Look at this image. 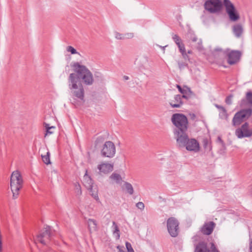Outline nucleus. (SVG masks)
Listing matches in <instances>:
<instances>
[{"mask_svg": "<svg viewBox=\"0 0 252 252\" xmlns=\"http://www.w3.org/2000/svg\"><path fill=\"white\" fill-rule=\"evenodd\" d=\"M72 67L75 73H70L68 77V87L72 98L84 102L85 91L80 80L86 85H91L94 82L93 75L86 66L78 62L74 63Z\"/></svg>", "mask_w": 252, "mask_h": 252, "instance_id": "1", "label": "nucleus"}, {"mask_svg": "<svg viewBox=\"0 0 252 252\" xmlns=\"http://www.w3.org/2000/svg\"><path fill=\"white\" fill-rule=\"evenodd\" d=\"M171 120L175 126L173 133L176 139L177 146L179 148H185L187 150L189 151L187 117L183 114L175 113L172 115Z\"/></svg>", "mask_w": 252, "mask_h": 252, "instance_id": "2", "label": "nucleus"}, {"mask_svg": "<svg viewBox=\"0 0 252 252\" xmlns=\"http://www.w3.org/2000/svg\"><path fill=\"white\" fill-rule=\"evenodd\" d=\"M223 5L230 20L236 21L240 19V16L234 4L230 0H206L204 4L205 9L210 13H217L220 11Z\"/></svg>", "mask_w": 252, "mask_h": 252, "instance_id": "3", "label": "nucleus"}, {"mask_svg": "<svg viewBox=\"0 0 252 252\" xmlns=\"http://www.w3.org/2000/svg\"><path fill=\"white\" fill-rule=\"evenodd\" d=\"M23 180L19 171H13L10 177V188L12 192V198L14 199L17 198L19 190L22 188Z\"/></svg>", "mask_w": 252, "mask_h": 252, "instance_id": "4", "label": "nucleus"}, {"mask_svg": "<svg viewBox=\"0 0 252 252\" xmlns=\"http://www.w3.org/2000/svg\"><path fill=\"white\" fill-rule=\"evenodd\" d=\"M167 228L171 237H176L180 232L178 220L174 217L169 218L167 220Z\"/></svg>", "mask_w": 252, "mask_h": 252, "instance_id": "5", "label": "nucleus"}, {"mask_svg": "<svg viewBox=\"0 0 252 252\" xmlns=\"http://www.w3.org/2000/svg\"><path fill=\"white\" fill-rule=\"evenodd\" d=\"M116 154V147L114 144L110 141L105 142L101 151V155L103 157L112 158Z\"/></svg>", "mask_w": 252, "mask_h": 252, "instance_id": "6", "label": "nucleus"}, {"mask_svg": "<svg viewBox=\"0 0 252 252\" xmlns=\"http://www.w3.org/2000/svg\"><path fill=\"white\" fill-rule=\"evenodd\" d=\"M209 248L207 242H199L195 245L194 252H219L214 243L211 242Z\"/></svg>", "mask_w": 252, "mask_h": 252, "instance_id": "7", "label": "nucleus"}, {"mask_svg": "<svg viewBox=\"0 0 252 252\" xmlns=\"http://www.w3.org/2000/svg\"><path fill=\"white\" fill-rule=\"evenodd\" d=\"M52 236V233L51 228L50 226H47L41 230V233L37 236V240L43 245H45L51 240Z\"/></svg>", "mask_w": 252, "mask_h": 252, "instance_id": "8", "label": "nucleus"}, {"mask_svg": "<svg viewBox=\"0 0 252 252\" xmlns=\"http://www.w3.org/2000/svg\"><path fill=\"white\" fill-rule=\"evenodd\" d=\"M235 134L238 138L250 137L252 136V128H250L248 123L245 122L236 130Z\"/></svg>", "mask_w": 252, "mask_h": 252, "instance_id": "9", "label": "nucleus"}, {"mask_svg": "<svg viewBox=\"0 0 252 252\" xmlns=\"http://www.w3.org/2000/svg\"><path fill=\"white\" fill-rule=\"evenodd\" d=\"M241 53L239 51L232 50L227 54V63L230 64H234L240 60Z\"/></svg>", "mask_w": 252, "mask_h": 252, "instance_id": "10", "label": "nucleus"}, {"mask_svg": "<svg viewBox=\"0 0 252 252\" xmlns=\"http://www.w3.org/2000/svg\"><path fill=\"white\" fill-rule=\"evenodd\" d=\"M241 107H249L252 109V91H248L245 94V97L242 99L240 102Z\"/></svg>", "mask_w": 252, "mask_h": 252, "instance_id": "11", "label": "nucleus"}, {"mask_svg": "<svg viewBox=\"0 0 252 252\" xmlns=\"http://www.w3.org/2000/svg\"><path fill=\"white\" fill-rule=\"evenodd\" d=\"M190 40H191V46L201 51L203 49L201 39L198 38L194 34L190 31Z\"/></svg>", "mask_w": 252, "mask_h": 252, "instance_id": "12", "label": "nucleus"}, {"mask_svg": "<svg viewBox=\"0 0 252 252\" xmlns=\"http://www.w3.org/2000/svg\"><path fill=\"white\" fill-rule=\"evenodd\" d=\"M215 225V223L213 221H209L205 223L201 228L202 233L207 235H210L213 232Z\"/></svg>", "mask_w": 252, "mask_h": 252, "instance_id": "13", "label": "nucleus"}, {"mask_svg": "<svg viewBox=\"0 0 252 252\" xmlns=\"http://www.w3.org/2000/svg\"><path fill=\"white\" fill-rule=\"evenodd\" d=\"M97 168L100 172L107 174L113 171L114 165L113 164L102 163L98 165Z\"/></svg>", "mask_w": 252, "mask_h": 252, "instance_id": "14", "label": "nucleus"}, {"mask_svg": "<svg viewBox=\"0 0 252 252\" xmlns=\"http://www.w3.org/2000/svg\"><path fill=\"white\" fill-rule=\"evenodd\" d=\"M183 98L180 94L175 95L174 100H171L169 104L172 108H180L183 104Z\"/></svg>", "mask_w": 252, "mask_h": 252, "instance_id": "15", "label": "nucleus"}, {"mask_svg": "<svg viewBox=\"0 0 252 252\" xmlns=\"http://www.w3.org/2000/svg\"><path fill=\"white\" fill-rule=\"evenodd\" d=\"M238 112L239 113L240 117L244 121L249 119L252 115V109L251 108L242 109Z\"/></svg>", "mask_w": 252, "mask_h": 252, "instance_id": "16", "label": "nucleus"}, {"mask_svg": "<svg viewBox=\"0 0 252 252\" xmlns=\"http://www.w3.org/2000/svg\"><path fill=\"white\" fill-rule=\"evenodd\" d=\"M83 183L87 189L92 191L93 187V182L91 177L87 175V172L84 176Z\"/></svg>", "mask_w": 252, "mask_h": 252, "instance_id": "17", "label": "nucleus"}, {"mask_svg": "<svg viewBox=\"0 0 252 252\" xmlns=\"http://www.w3.org/2000/svg\"><path fill=\"white\" fill-rule=\"evenodd\" d=\"M200 147L199 142L194 138L190 139V152L197 153L200 151Z\"/></svg>", "mask_w": 252, "mask_h": 252, "instance_id": "18", "label": "nucleus"}, {"mask_svg": "<svg viewBox=\"0 0 252 252\" xmlns=\"http://www.w3.org/2000/svg\"><path fill=\"white\" fill-rule=\"evenodd\" d=\"M215 107L220 110L219 117L222 119L227 120L228 115L226 109L222 106L220 105L217 104H215Z\"/></svg>", "mask_w": 252, "mask_h": 252, "instance_id": "19", "label": "nucleus"}, {"mask_svg": "<svg viewBox=\"0 0 252 252\" xmlns=\"http://www.w3.org/2000/svg\"><path fill=\"white\" fill-rule=\"evenodd\" d=\"M233 32L237 38L241 37L243 32V28L240 24H236L233 26L232 28Z\"/></svg>", "mask_w": 252, "mask_h": 252, "instance_id": "20", "label": "nucleus"}, {"mask_svg": "<svg viewBox=\"0 0 252 252\" xmlns=\"http://www.w3.org/2000/svg\"><path fill=\"white\" fill-rule=\"evenodd\" d=\"M203 146L206 152H211L212 150V142L210 139L204 138L202 140Z\"/></svg>", "mask_w": 252, "mask_h": 252, "instance_id": "21", "label": "nucleus"}, {"mask_svg": "<svg viewBox=\"0 0 252 252\" xmlns=\"http://www.w3.org/2000/svg\"><path fill=\"white\" fill-rule=\"evenodd\" d=\"M176 87L178 88L179 91L182 94L181 97L188 99V97L187 94L189 91V88L187 86H184L182 88L179 85H176Z\"/></svg>", "mask_w": 252, "mask_h": 252, "instance_id": "22", "label": "nucleus"}, {"mask_svg": "<svg viewBox=\"0 0 252 252\" xmlns=\"http://www.w3.org/2000/svg\"><path fill=\"white\" fill-rule=\"evenodd\" d=\"M148 62V57L146 55L142 57L141 59H136L134 61V64L138 65L139 67H143L144 64Z\"/></svg>", "mask_w": 252, "mask_h": 252, "instance_id": "23", "label": "nucleus"}, {"mask_svg": "<svg viewBox=\"0 0 252 252\" xmlns=\"http://www.w3.org/2000/svg\"><path fill=\"white\" fill-rule=\"evenodd\" d=\"M243 120L240 117L239 113L237 112L234 115L232 119V125L233 126L240 125L243 122Z\"/></svg>", "mask_w": 252, "mask_h": 252, "instance_id": "24", "label": "nucleus"}, {"mask_svg": "<svg viewBox=\"0 0 252 252\" xmlns=\"http://www.w3.org/2000/svg\"><path fill=\"white\" fill-rule=\"evenodd\" d=\"M109 178L112 180L114 181L115 183L118 184H121L123 181L121 176L119 174L115 172L113 173Z\"/></svg>", "mask_w": 252, "mask_h": 252, "instance_id": "25", "label": "nucleus"}, {"mask_svg": "<svg viewBox=\"0 0 252 252\" xmlns=\"http://www.w3.org/2000/svg\"><path fill=\"white\" fill-rule=\"evenodd\" d=\"M180 52L182 54V58L186 60L187 58H189L188 54L186 52V49L184 45L181 43L177 45Z\"/></svg>", "mask_w": 252, "mask_h": 252, "instance_id": "26", "label": "nucleus"}, {"mask_svg": "<svg viewBox=\"0 0 252 252\" xmlns=\"http://www.w3.org/2000/svg\"><path fill=\"white\" fill-rule=\"evenodd\" d=\"M124 185L127 192L130 195L132 194L133 193L134 190L132 185L126 182H125Z\"/></svg>", "mask_w": 252, "mask_h": 252, "instance_id": "27", "label": "nucleus"}, {"mask_svg": "<svg viewBox=\"0 0 252 252\" xmlns=\"http://www.w3.org/2000/svg\"><path fill=\"white\" fill-rule=\"evenodd\" d=\"M42 159L43 161L46 164H49L51 163L50 160V152L48 151L45 155H41Z\"/></svg>", "mask_w": 252, "mask_h": 252, "instance_id": "28", "label": "nucleus"}, {"mask_svg": "<svg viewBox=\"0 0 252 252\" xmlns=\"http://www.w3.org/2000/svg\"><path fill=\"white\" fill-rule=\"evenodd\" d=\"M184 61L180 60L178 61V65L180 69L184 68L185 67L188 66L187 61L189 60V58H187L186 60L184 59Z\"/></svg>", "mask_w": 252, "mask_h": 252, "instance_id": "29", "label": "nucleus"}, {"mask_svg": "<svg viewBox=\"0 0 252 252\" xmlns=\"http://www.w3.org/2000/svg\"><path fill=\"white\" fill-rule=\"evenodd\" d=\"M88 227L89 228L92 227L94 229H95L96 227V221L94 219H89L88 220Z\"/></svg>", "mask_w": 252, "mask_h": 252, "instance_id": "30", "label": "nucleus"}, {"mask_svg": "<svg viewBox=\"0 0 252 252\" xmlns=\"http://www.w3.org/2000/svg\"><path fill=\"white\" fill-rule=\"evenodd\" d=\"M113 226L114 227V231H113V233L114 234H117V239H119L120 238V234H119V228L118 226V225H117L116 223L115 222V221H113Z\"/></svg>", "mask_w": 252, "mask_h": 252, "instance_id": "31", "label": "nucleus"}, {"mask_svg": "<svg viewBox=\"0 0 252 252\" xmlns=\"http://www.w3.org/2000/svg\"><path fill=\"white\" fill-rule=\"evenodd\" d=\"M45 126L46 129L45 136H46L48 134H52V133H53V131H52L51 130L52 129H55V126H49V124H45Z\"/></svg>", "mask_w": 252, "mask_h": 252, "instance_id": "32", "label": "nucleus"}, {"mask_svg": "<svg viewBox=\"0 0 252 252\" xmlns=\"http://www.w3.org/2000/svg\"><path fill=\"white\" fill-rule=\"evenodd\" d=\"M172 39L177 45L182 43L181 38L177 34H173Z\"/></svg>", "mask_w": 252, "mask_h": 252, "instance_id": "33", "label": "nucleus"}, {"mask_svg": "<svg viewBox=\"0 0 252 252\" xmlns=\"http://www.w3.org/2000/svg\"><path fill=\"white\" fill-rule=\"evenodd\" d=\"M233 97V95L232 94H229L228 95L225 99V102L228 104V105H231L232 104V99Z\"/></svg>", "mask_w": 252, "mask_h": 252, "instance_id": "34", "label": "nucleus"}, {"mask_svg": "<svg viewBox=\"0 0 252 252\" xmlns=\"http://www.w3.org/2000/svg\"><path fill=\"white\" fill-rule=\"evenodd\" d=\"M68 52H70L72 54H75L78 53L76 49L71 46H68L66 49Z\"/></svg>", "mask_w": 252, "mask_h": 252, "instance_id": "35", "label": "nucleus"}, {"mask_svg": "<svg viewBox=\"0 0 252 252\" xmlns=\"http://www.w3.org/2000/svg\"><path fill=\"white\" fill-rule=\"evenodd\" d=\"M115 37L117 39H125V36L124 34H121V33L117 32L115 33Z\"/></svg>", "mask_w": 252, "mask_h": 252, "instance_id": "36", "label": "nucleus"}, {"mask_svg": "<svg viewBox=\"0 0 252 252\" xmlns=\"http://www.w3.org/2000/svg\"><path fill=\"white\" fill-rule=\"evenodd\" d=\"M136 207L141 210H143L145 207L144 203L142 202H139L136 204Z\"/></svg>", "mask_w": 252, "mask_h": 252, "instance_id": "37", "label": "nucleus"}, {"mask_svg": "<svg viewBox=\"0 0 252 252\" xmlns=\"http://www.w3.org/2000/svg\"><path fill=\"white\" fill-rule=\"evenodd\" d=\"M126 245L127 250L128 252H134V250H133V249L131 246V244L129 243L126 242Z\"/></svg>", "mask_w": 252, "mask_h": 252, "instance_id": "38", "label": "nucleus"}, {"mask_svg": "<svg viewBox=\"0 0 252 252\" xmlns=\"http://www.w3.org/2000/svg\"><path fill=\"white\" fill-rule=\"evenodd\" d=\"M124 35L125 36V39H131L134 37V33L132 32L126 33Z\"/></svg>", "mask_w": 252, "mask_h": 252, "instance_id": "39", "label": "nucleus"}, {"mask_svg": "<svg viewBox=\"0 0 252 252\" xmlns=\"http://www.w3.org/2000/svg\"><path fill=\"white\" fill-rule=\"evenodd\" d=\"M91 192V195L96 200H98L99 199L98 195L96 192H94V191L92 190V191H90Z\"/></svg>", "mask_w": 252, "mask_h": 252, "instance_id": "40", "label": "nucleus"}, {"mask_svg": "<svg viewBox=\"0 0 252 252\" xmlns=\"http://www.w3.org/2000/svg\"><path fill=\"white\" fill-rule=\"evenodd\" d=\"M217 141H218V142H220V143L221 144V146H222V147H224V146H225V143H224V142L223 141V140L221 139V138H220V137L219 136V137H218Z\"/></svg>", "mask_w": 252, "mask_h": 252, "instance_id": "41", "label": "nucleus"}, {"mask_svg": "<svg viewBox=\"0 0 252 252\" xmlns=\"http://www.w3.org/2000/svg\"><path fill=\"white\" fill-rule=\"evenodd\" d=\"M249 250L250 252H252V238H250L249 239Z\"/></svg>", "mask_w": 252, "mask_h": 252, "instance_id": "42", "label": "nucleus"}, {"mask_svg": "<svg viewBox=\"0 0 252 252\" xmlns=\"http://www.w3.org/2000/svg\"><path fill=\"white\" fill-rule=\"evenodd\" d=\"M190 119L192 120H196V116L194 114H190Z\"/></svg>", "mask_w": 252, "mask_h": 252, "instance_id": "43", "label": "nucleus"}, {"mask_svg": "<svg viewBox=\"0 0 252 252\" xmlns=\"http://www.w3.org/2000/svg\"><path fill=\"white\" fill-rule=\"evenodd\" d=\"M249 195L252 196V185L250 186L249 187Z\"/></svg>", "mask_w": 252, "mask_h": 252, "instance_id": "44", "label": "nucleus"}, {"mask_svg": "<svg viewBox=\"0 0 252 252\" xmlns=\"http://www.w3.org/2000/svg\"><path fill=\"white\" fill-rule=\"evenodd\" d=\"M216 52H222V49L220 48H217L214 49L213 52L215 53Z\"/></svg>", "mask_w": 252, "mask_h": 252, "instance_id": "45", "label": "nucleus"}, {"mask_svg": "<svg viewBox=\"0 0 252 252\" xmlns=\"http://www.w3.org/2000/svg\"><path fill=\"white\" fill-rule=\"evenodd\" d=\"M76 189H78V191L81 194V188H80V186L79 185H78V187H77Z\"/></svg>", "mask_w": 252, "mask_h": 252, "instance_id": "46", "label": "nucleus"}, {"mask_svg": "<svg viewBox=\"0 0 252 252\" xmlns=\"http://www.w3.org/2000/svg\"><path fill=\"white\" fill-rule=\"evenodd\" d=\"M124 79L125 80H127L129 79V77L128 76H126L125 75L124 77H123Z\"/></svg>", "mask_w": 252, "mask_h": 252, "instance_id": "47", "label": "nucleus"}, {"mask_svg": "<svg viewBox=\"0 0 252 252\" xmlns=\"http://www.w3.org/2000/svg\"><path fill=\"white\" fill-rule=\"evenodd\" d=\"M166 46H163V47H162V46H160V48H161L163 50H164H164H165V47H166Z\"/></svg>", "mask_w": 252, "mask_h": 252, "instance_id": "48", "label": "nucleus"}, {"mask_svg": "<svg viewBox=\"0 0 252 252\" xmlns=\"http://www.w3.org/2000/svg\"><path fill=\"white\" fill-rule=\"evenodd\" d=\"M189 93H190V95L192 94H193V93H192L190 90V91H189Z\"/></svg>", "mask_w": 252, "mask_h": 252, "instance_id": "49", "label": "nucleus"}]
</instances>
